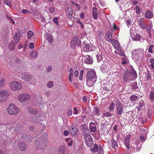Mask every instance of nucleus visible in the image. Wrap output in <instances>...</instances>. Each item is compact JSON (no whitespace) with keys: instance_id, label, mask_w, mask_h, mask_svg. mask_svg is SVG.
Instances as JSON below:
<instances>
[{"instance_id":"obj_36","label":"nucleus","mask_w":154,"mask_h":154,"mask_svg":"<svg viewBox=\"0 0 154 154\" xmlns=\"http://www.w3.org/2000/svg\"><path fill=\"white\" fill-rule=\"evenodd\" d=\"M139 25L140 27L142 29H144L146 28V24L143 23V22L142 21L140 20L139 22Z\"/></svg>"},{"instance_id":"obj_55","label":"nucleus","mask_w":154,"mask_h":154,"mask_svg":"<svg viewBox=\"0 0 154 154\" xmlns=\"http://www.w3.org/2000/svg\"><path fill=\"white\" fill-rule=\"evenodd\" d=\"M103 151V148L101 145H99L98 147V151L99 153H100Z\"/></svg>"},{"instance_id":"obj_12","label":"nucleus","mask_w":154,"mask_h":154,"mask_svg":"<svg viewBox=\"0 0 154 154\" xmlns=\"http://www.w3.org/2000/svg\"><path fill=\"white\" fill-rule=\"evenodd\" d=\"M108 86V84L106 83H104L102 85L101 88H102L104 91V93L103 91V93L105 94V91H106V92H108V93L109 94H111L112 93V92L110 91L109 88L107 87Z\"/></svg>"},{"instance_id":"obj_57","label":"nucleus","mask_w":154,"mask_h":154,"mask_svg":"<svg viewBox=\"0 0 154 154\" xmlns=\"http://www.w3.org/2000/svg\"><path fill=\"white\" fill-rule=\"evenodd\" d=\"M152 116V112L150 111H149L147 114V119H150L151 118Z\"/></svg>"},{"instance_id":"obj_59","label":"nucleus","mask_w":154,"mask_h":154,"mask_svg":"<svg viewBox=\"0 0 154 154\" xmlns=\"http://www.w3.org/2000/svg\"><path fill=\"white\" fill-rule=\"evenodd\" d=\"M28 135L26 134H22L21 135V137L24 139L26 140V138Z\"/></svg>"},{"instance_id":"obj_51","label":"nucleus","mask_w":154,"mask_h":154,"mask_svg":"<svg viewBox=\"0 0 154 154\" xmlns=\"http://www.w3.org/2000/svg\"><path fill=\"white\" fill-rule=\"evenodd\" d=\"M4 3L8 5L9 6L11 4L10 0H4Z\"/></svg>"},{"instance_id":"obj_16","label":"nucleus","mask_w":154,"mask_h":154,"mask_svg":"<svg viewBox=\"0 0 154 154\" xmlns=\"http://www.w3.org/2000/svg\"><path fill=\"white\" fill-rule=\"evenodd\" d=\"M79 38V37L78 36H75L72 38L70 43L71 46L72 48H75L76 44L75 41H76Z\"/></svg>"},{"instance_id":"obj_24","label":"nucleus","mask_w":154,"mask_h":154,"mask_svg":"<svg viewBox=\"0 0 154 154\" xmlns=\"http://www.w3.org/2000/svg\"><path fill=\"white\" fill-rule=\"evenodd\" d=\"M83 134L84 136V137H86L91 136L89 133V131L88 127L86 128L85 129L83 130Z\"/></svg>"},{"instance_id":"obj_40","label":"nucleus","mask_w":154,"mask_h":154,"mask_svg":"<svg viewBox=\"0 0 154 154\" xmlns=\"http://www.w3.org/2000/svg\"><path fill=\"white\" fill-rule=\"evenodd\" d=\"M143 101L142 100H141L139 102V103H138V105L137 108L140 111L143 106Z\"/></svg>"},{"instance_id":"obj_5","label":"nucleus","mask_w":154,"mask_h":154,"mask_svg":"<svg viewBox=\"0 0 154 154\" xmlns=\"http://www.w3.org/2000/svg\"><path fill=\"white\" fill-rule=\"evenodd\" d=\"M8 96L9 94L7 91H0V101L2 102L5 101Z\"/></svg>"},{"instance_id":"obj_63","label":"nucleus","mask_w":154,"mask_h":154,"mask_svg":"<svg viewBox=\"0 0 154 154\" xmlns=\"http://www.w3.org/2000/svg\"><path fill=\"white\" fill-rule=\"evenodd\" d=\"M7 19L9 20L10 22L11 23H13L14 24V21L12 19V18L11 17H7Z\"/></svg>"},{"instance_id":"obj_41","label":"nucleus","mask_w":154,"mask_h":154,"mask_svg":"<svg viewBox=\"0 0 154 154\" xmlns=\"http://www.w3.org/2000/svg\"><path fill=\"white\" fill-rule=\"evenodd\" d=\"M34 35L33 33L31 31H29L27 33L28 38L29 39H30L31 37Z\"/></svg>"},{"instance_id":"obj_6","label":"nucleus","mask_w":154,"mask_h":154,"mask_svg":"<svg viewBox=\"0 0 154 154\" xmlns=\"http://www.w3.org/2000/svg\"><path fill=\"white\" fill-rule=\"evenodd\" d=\"M11 88L13 90L20 89L22 88L21 84L17 81H14L10 84Z\"/></svg>"},{"instance_id":"obj_26","label":"nucleus","mask_w":154,"mask_h":154,"mask_svg":"<svg viewBox=\"0 0 154 154\" xmlns=\"http://www.w3.org/2000/svg\"><path fill=\"white\" fill-rule=\"evenodd\" d=\"M137 99V97L135 95H132L130 97V100L131 103L134 104L136 103V100Z\"/></svg>"},{"instance_id":"obj_60","label":"nucleus","mask_w":154,"mask_h":154,"mask_svg":"<svg viewBox=\"0 0 154 154\" xmlns=\"http://www.w3.org/2000/svg\"><path fill=\"white\" fill-rule=\"evenodd\" d=\"M29 48L30 49H32L34 48V44L32 42H30L29 45Z\"/></svg>"},{"instance_id":"obj_35","label":"nucleus","mask_w":154,"mask_h":154,"mask_svg":"<svg viewBox=\"0 0 154 154\" xmlns=\"http://www.w3.org/2000/svg\"><path fill=\"white\" fill-rule=\"evenodd\" d=\"M29 111L31 114H36L38 112L36 109L31 108L29 109Z\"/></svg>"},{"instance_id":"obj_45","label":"nucleus","mask_w":154,"mask_h":154,"mask_svg":"<svg viewBox=\"0 0 154 154\" xmlns=\"http://www.w3.org/2000/svg\"><path fill=\"white\" fill-rule=\"evenodd\" d=\"M53 85V83L52 81L49 82L47 84L48 87L49 88H51Z\"/></svg>"},{"instance_id":"obj_44","label":"nucleus","mask_w":154,"mask_h":154,"mask_svg":"<svg viewBox=\"0 0 154 154\" xmlns=\"http://www.w3.org/2000/svg\"><path fill=\"white\" fill-rule=\"evenodd\" d=\"M136 12L137 14H139L140 13V9L139 7L138 6H136L135 7Z\"/></svg>"},{"instance_id":"obj_22","label":"nucleus","mask_w":154,"mask_h":154,"mask_svg":"<svg viewBox=\"0 0 154 154\" xmlns=\"http://www.w3.org/2000/svg\"><path fill=\"white\" fill-rule=\"evenodd\" d=\"M93 17L94 19H97L98 17L97 9L96 8H94L92 9Z\"/></svg>"},{"instance_id":"obj_43","label":"nucleus","mask_w":154,"mask_h":154,"mask_svg":"<svg viewBox=\"0 0 154 154\" xmlns=\"http://www.w3.org/2000/svg\"><path fill=\"white\" fill-rule=\"evenodd\" d=\"M32 138L31 137V136L28 135L26 138V140L29 142H30L32 141Z\"/></svg>"},{"instance_id":"obj_42","label":"nucleus","mask_w":154,"mask_h":154,"mask_svg":"<svg viewBox=\"0 0 154 154\" xmlns=\"http://www.w3.org/2000/svg\"><path fill=\"white\" fill-rule=\"evenodd\" d=\"M97 58L98 62L102 60V57L101 54H98L97 55Z\"/></svg>"},{"instance_id":"obj_27","label":"nucleus","mask_w":154,"mask_h":154,"mask_svg":"<svg viewBox=\"0 0 154 154\" xmlns=\"http://www.w3.org/2000/svg\"><path fill=\"white\" fill-rule=\"evenodd\" d=\"M111 141V146L113 148H115L118 147L117 143L115 140L112 139Z\"/></svg>"},{"instance_id":"obj_62","label":"nucleus","mask_w":154,"mask_h":154,"mask_svg":"<svg viewBox=\"0 0 154 154\" xmlns=\"http://www.w3.org/2000/svg\"><path fill=\"white\" fill-rule=\"evenodd\" d=\"M67 113L69 116H71L72 114V112L71 109H68Z\"/></svg>"},{"instance_id":"obj_14","label":"nucleus","mask_w":154,"mask_h":154,"mask_svg":"<svg viewBox=\"0 0 154 154\" xmlns=\"http://www.w3.org/2000/svg\"><path fill=\"white\" fill-rule=\"evenodd\" d=\"M82 45L84 51L88 52L90 51L91 47V45L90 44L86 43L85 42H83Z\"/></svg>"},{"instance_id":"obj_34","label":"nucleus","mask_w":154,"mask_h":154,"mask_svg":"<svg viewBox=\"0 0 154 154\" xmlns=\"http://www.w3.org/2000/svg\"><path fill=\"white\" fill-rule=\"evenodd\" d=\"M146 77L147 78V81L148 82H149L151 80V75L150 74L149 71H147L146 72Z\"/></svg>"},{"instance_id":"obj_7","label":"nucleus","mask_w":154,"mask_h":154,"mask_svg":"<svg viewBox=\"0 0 154 154\" xmlns=\"http://www.w3.org/2000/svg\"><path fill=\"white\" fill-rule=\"evenodd\" d=\"M30 98V96L29 94H23L20 95L18 97V100L22 102H24L28 100Z\"/></svg>"},{"instance_id":"obj_9","label":"nucleus","mask_w":154,"mask_h":154,"mask_svg":"<svg viewBox=\"0 0 154 154\" xmlns=\"http://www.w3.org/2000/svg\"><path fill=\"white\" fill-rule=\"evenodd\" d=\"M21 77L25 81H29L32 79V76L29 73H24L21 74Z\"/></svg>"},{"instance_id":"obj_30","label":"nucleus","mask_w":154,"mask_h":154,"mask_svg":"<svg viewBox=\"0 0 154 154\" xmlns=\"http://www.w3.org/2000/svg\"><path fill=\"white\" fill-rule=\"evenodd\" d=\"M153 17L152 13L149 11H147L146 12V17L147 18H151Z\"/></svg>"},{"instance_id":"obj_17","label":"nucleus","mask_w":154,"mask_h":154,"mask_svg":"<svg viewBox=\"0 0 154 154\" xmlns=\"http://www.w3.org/2000/svg\"><path fill=\"white\" fill-rule=\"evenodd\" d=\"M130 75L133 77V79H135L137 78V75L136 71L133 68L131 69L129 71Z\"/></svg>"},{"instance_id":"obj_32","label":"nucleus","mask_w":154,"mask_h":154,"mask_svg":"<svg viewBox=\"0 0 154 154\" xmlns=\"http://www.w3.org/2000/svg\"><path fill=\"white\" fill-rule=\"evenodd\" d=\"M149 98L151 101H154V91H151L149 94Z\"/></svg>"},{"instance_id":"obj_31","label":"nucleus","mask_w":154,"mask_h":154,"mask_svg":"<svg viewBox=\"0 0 154 154\" xmlns=\"http://www.w3.org/2000/svg\"><path fill=\"white\" fill-rule=\"evenodd\" d=\"M129 74L127 72H125L123 74V79L125 81H127L129 79Z\"/></svg>"},{"instance_id":"obj_50","label":"nucleus","mask_w":154,"mask_h":154,"mask_svg":"<svg viewBox=\"0 0 154 154\" xmlns=\"http://www.w3.org/2000/svg\"><path fill=\"white\" fill-rule=\"evenodd\" d=\"M49 9V11L50 13H52L54 11L55 9L53 7H51V8H48Z\"/></svg>"},{"instance_id":"obj_23","label":"nucleus","mask_w":154,"mask_h":154,"mask_svg":"<svg viewBox=\"0 0 154 154\" xmlns=\"http://www.w3.org/2000/svg\"><path fill=\"white\" fill-rule=\"evenodd\" d=\"M109 64H107L106 62H104V63L101 66V69L103 70L102 71H103L104 70V71H108L109 69Z\"/></svg>"},{"instance_id":"obj_4","label":"nucleus","mask_w":154,"mask_h":154,"mask_svg":"<svg viewBox=\"0 0 154 154\" xmlns=\"http://www.w3.org/2000/svg\"><path fill=\"white\" fill-rule=\"evenodd\" d=\"M86 80L97 79L96 73L94 71H89L86 74Z\"/></svg>"},{"instance_id":"obj_33","label":"nucleus","mask_w":154,"mask_h":154,"mask_svg":"<svg viewBox=\"0 0 154 154\" xmlns=\"http://www.w3.org/2000/svg\"><path fill=\"white\" fill-rule=\"evenodd\" d=\"M94 114L97 116H99L100 114V112L99 109L97 107H95L94 110Z\"/></svg>"},{"instance_id":"obj_3","label":"nucleus","mask_w":154,"mask_h":154,"mask_svg":"<svg viewBox=\"0 0 154 154\" xmlns=\"http://www.w3.org/2000/svg\"><path fill=\"white\" fill-rule=\"evenodd\" d=\"M116 107L117 115L121 117L124 112L121 103L119 100H117L116 101Z\"/></svg>"},{"instance_id":"obj_39","label":"nucleus","mask_w":154,"mask_h":154,"mask_svg":"<svg viewBox=\"0 0 154 154\" xmlns=\"http://www.w3.org/2000/svg\"><path fill=\"white\" fill-rule=\"evenodd\" d=\"M59 150L60 152L64 153L66 151V147L64 146H61L60 147Z\"/></svg>"},{"instance_id":"obj_61","label":"nucleus","mask_w":154,"mask_h":154,"mask_svg":"<svg viewBox=\"0 0 154 154\" xmlns=\"http://www.w3.org/2000/svg\"><path fill=\"white\" fill-rule=\"evenodd\" d=\"M107 126V123H102L101 125V128L104 129V128H106Z\"/></svg>"},{"instance_id":"obj_56","label":"nucleus","mask_w":154,"mask_h":154,"mask_svg":"<svg viewBox=\"0 0 154 154\" xmlns=\"http://www.w3.org/2000/svg\"><path fill=\"white\" fill-rule=\"evenodd\" d=\"M118 54H119V55H122L123 56H125V54H124L123 51H122V50L120 49L119 51L118 50Z\"/></svg>"},{"instance_id":"obj_8","label":"nucleus","mask_w":154,"mask_h":154,"mask_svg":"<svg viewBox=\"0 0 154 154\" xmlns=\"http://www.w3.org/2000/svg\"><path fill=\"white\" fill-rule=\"evenodd\" d=\"M84 138L87 146L89 147H91L93 144V140L91 136H89Z\"/></svg>"},{"instance_id":"obj_18","label":"nucleus","mask_w":154,"mask_h":154,"mask_svg":"<svg viewBox=\"0 0 154 154\" xmlns=\"http://www.w3.org/2000/svg\"><path fill=\"white\" fill-rule=\"evenodd\" d=\"M111 42H112L113 46L117 50L120 49V44L118 42L114 39Z\"/></svg>"},{"instance_id":"obj_52","label":"nucleus","mask_w":154,"mask_h":154,"mask_svg":"<svg viewBox=\"0 0 154 154\" xmlns=\"http://www.w3.org/2000/svg\"><path fill=\"white\" fill-rule=\"evenodd\" d=\"M21 12L23 14H29L31 13L29 11L24 9L22 10Z\"/></svg>"},{"instance_id":"obj_53","label":"nucleus","mask_w":154,"mask_h":154,"mask_svg":"<svg viewBox=\"0 0 154 154\" xmlns=\"http://www.w3.org/2000/svg\"><path fill=\"white\" fill-rule=\"evenodd\" d=\"M103 115L106 117H109L110 116H112L111 114L109 113L108 112H106L103 113Z\"/></svg>"},{"instance_id":"obj_49","label":"nucleus","mask_w":154,"mask_h":154,"mask_svg":"<svg viewBox=\"0 0 154 154\" xmlns=\"http://www.w3.org/2000/svg\"><path fill=\"white\" fill-rule=\"evenodd\" d=\"M76 44L77 45L80 46L81 45V42L80 40H79V38L75 41Z\"/></svg>"},{"instance_id":"obj_47","label":"nucleus","mask_w":154,"mask_h":154,"mask_svg":"<svg viewBox=\"0 0 154 154\" xmlns=\"http://www.w3.org/2000/svg\"><path fill=\"white\" fill-rule=\"evenodd\" d=\"M53 22L57 24V25H59V23H58V17H54L53 18Z\"/></svg>"},{"instance_id":"obj_25","label":"nucleus","mask_w":154,"mask_h":154,"mask_svg":"<svg viewBox=\"0 0 154 154\" xmlns=\"http://www.w3.org/2000/svg\"><path fill=\"white\" fill-rule=\"evenodd\" d=\"M69 81L71 82H72L73 80H72V77L73 75V71L72 68H70L69 70Z\"/></svg>"},{"instance_id":"obj_46","label":"nucleus","mask_w":154,"mask_h":154,"mask_svg":"<svg viewBox=\"0 0 154 154\" xmlns=\"http://www.w3.org/2000/svg\"><path fill=\"white\" fill-rule=\"evenodd\" d=\"M115 105L114 103H111L109 106V109L111 111L112 110L113 112L114 108Z\"/></svg>"},{"instance_id":"obj_48","label":"nucleus","mask_w":154,"mask_h":154,"mask_svg":"<svg viewBox=\"0 0 154 154\" xmlns=\"http://www.w3.org/2000/svg\"><path fill=\"white\" fill-rule=\"evenodd\" d=\"M129 140L125 139V143L126 145V146L127 148L128 149H129V148H130V147H129Z\"/></svg>"},{"instance_id":"obj_58","label":"nucleus","mask_w":154,"mask_h":154,"mask_svg":"<svg viewBox=\"0 0 154 154\" xmlns=\"http://www.w3.org/2000/svg\"><path fill=\"white\" fill-rule=\"evenodd\" d=\"M88 127L85 124H83L81 125L80 126V128L81 129L84 130L86 128H87Z\"/></svg>"},{"instance_id":"obj_37","label":"nucleus","mask_w":154,"mask_h":154,"mask_svg":"<svg viewBox=\"0 0 154 154\" xmlns=\"http://www.w3.org/2000/svg\"><path fill=\"white\" fill-rule=\"evenodd\" d=\"M133 39L134 40L140 41L141 40V36L139 34H136L134 35Z\"/></svg>"},{"instance_id":"obj_29","label":"nucleus","mask_w":154,"mask_h":154,"mask_svg":"<svg viewBox=\"0 0 154 154\" xmlns=\"http://www.w3.org/2000/svg\"><path fill=\"white\" fill-rule=\"evenodd\" d=\"M72 11L73 10L72 8L70 9H68L67 11L66 14L69 18H71L72 17V14L73 13Z\"/></svg>"},{"instance_id":"obj_28","label":"nucleus","mask_w":154,"mask_h":154,"mask_svg":"<svg viewBox=\"0 0 154 154\" xmlns=\"http://www.w3.org/2000/svg\"><path fill=\"white\" fill-rule=\"evenodd\" d=\"M91 151L93 152H97L98 151V146L97 145L95 144H94L93 147L90 149Z\"/></svg>"},{"instance_id":"obj_1","label":"nucleus","mask_w":154,"mask_h":154,"mask_svg":"<svg viewBox=\"0 0 154 154\" xmlns=\"http://www.w3.org/2000/svg\"><path fill=\"white\" fill-rule=\"evenodd\" d=\"M20 34L19 33H16L14 36V41H12L10 44H9V49L11 50H13L14 49L15 46L17 44L20 40Z\"/></svg>"},{"instance_id":"obj_19","label":"nucleus","mask_w":154,"mask_h":154,"mask_svg":"<svg viewBox=\"0 0 154 154\" xmlns=\"http://www.w3.org/2000/svg\"><path fill=\"white\" fill-rule=\"evenodd\" d=\"M97 79H94L91 80H86L87 82L86 84L89 87H91L92 86L95 82L96 81Z\"/></svg>"},{"instance_id":"obj_21","label":"nucleus","mask_w":154,"mask_h":154,"mask_svg":"<svg viewBox=\"0 0 154 154\" xmlns=\"http://www.w3.org/2000/svg\"><path fill=\"white\" fill-rule=\"evenodd\" d=\"M106 40L109 42H111L113 39H112V36L110 32H107L105 35Z\"/></svg>"},{"instance_id":"obj_54","label":"nucleus","mask_w":154,"mask_h":154,"mask_svg":"<svg viewBox=\"0 0 154 154\" xmlns=\"http://www.w3.org/2000/svg\"><path fill=\"white\" fill-rule=\"evenodd\" d=\"M47 40L50 42H52L53 41V38L50 35H49L47 38Z\"/></svg>"},{"instance_id":"obj_13","label":"nucleus","mask_w":154,"mask_h":154,"mask_svg":"<svg viewBox=\"0 0 154 154\" xmlns=\"http://www.w3.org/2000/svg\"><path fill=\"white\" fill-rule=\"evenodd\" d=\"M69 132L72 135H76L78 134V130L77 128L74 126H71L69 130Z\"/></svg>"},{"instance_id":"obj_20","label":"nucleus","mask_w":154,"mask_h":154,"mask_svg":"<svg viewBox=\"0 0 154 154\" xmlns=\"http://www.w3.org/2000/svg\"><path fill=\"white\" fill-rule=\"evenodd\" d=\"M30 56L31 58L35 59L37 57V52L36 51H31L30 52Z\"/></svg>"},{"instance_id":"obj_38","label":"nucleus","mask_w":154,"mask_h":154,"mask_svg":"<svg viewBox=\"0 0 154 154\" xmlns=\"http://www.w3.org/2000/svg\"><path fill=\"white\" fill-rule=\"evenodd\" d=\"M133 90L136 91L137 90L138 88V87L137 86V84L136 82H134L132 84L131 86Z\"/></svg>"},{"instance_id":"obj_11","label":"nucleus","mask_w":154,"mask_h":154,"mask_svg":"<svg viewBox=\"0 0 154 154\" xmlns=\"http://www.w3.org/2000/svg\"><path fill=\"white\" fill-rule=\"evenodd\" d=\"M89 129L91 132H95L97 131V128L95 124L93 122L89 123Z\"/></svg>"},{"instance_id":"obj_2","label":"nucleus","mask_w":154,"mask_h":154,"mask_svg":"<svg viewBox=\"0 0 154 154\" xmlns=\"http://www.w3.org/2000/svg\"><path fill=\"white\" fill-rule=\"evenodd\" d=\"M7 110L8 113L11 115H15L19 112V110L18 107L13 104L9 105Z\"/></svg>"},{"instance_id":"obj_10","label":"nucleus","mask_w":154,"mask_h":154,"mask_svg":"<svg viewBox=\"0 0 154 154\" xmlns=\"http://www.w3.org/2000/svg\"><path fill=\"white\" fill-rule=\"evenodd\" d=\"M17 146L20 150L22 151L25 150L27 148V145L23 141H20L17 145Z\"/></svg>"},{"instance_id":"obj_64","label":"nucleus","mask_w":154,"mask_h":154,"mask_svg":"<svg viewBox=\"0 0 154 154\" xmlns=\"http://www.w3.org/2000/svg\"><path fill=\"white\" fill-rule=\"evenodd\" d=\"M138 51L137 50H136L134 51H133L132 53V55L133 56H136L137 54V52H138Z\"/></svg>"},{"instance_id":"obj_15","label":"nucleus","mask_w":154,"mask_h":154,"mask_svg":"<svg viewBox=\"0 0 154 154\" xmlns=\"http://www.w3.org/2000/svg\"><path fill=\"white\" fill-rule=\"evenodd\" d=\"M84 62L85 63L89 64L93 63V60L91 57L89 55H87L85 57Z\"/></svg>"}]
</instances>
